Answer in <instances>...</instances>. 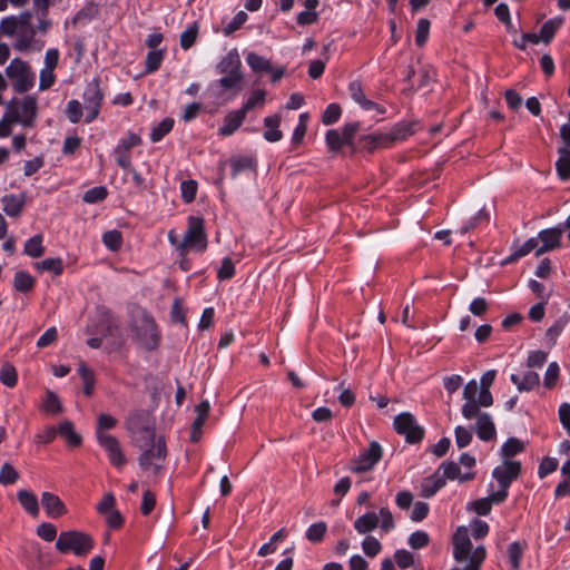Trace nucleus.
<instances>
[{"label":"nucleus","instance_id":"1","mask_svg":"<svg viewBox=\"0 0 570 570\" xmlns=\"http://www.w3.org/2000/svg\"><path fill=\"white\" fill-rule=\"evenodd\" d=\"M130 327L135 340L142 348L154 351L159 346L160 333L154 317L147 311L137 308L132 314Z\"/></svg>","mask_w":570,"mask_h":570},{"label":"nucleus","instance_id":"2","mask_svg":"<svg viewBox=\"0 0 570 570\" xmlns=\"http://www.w3.org/2000/svg\"><path fill=\"white\" fill-rule=\"evenodd\" d=\"M240 68L242 61L237 49L229 50L216 65L217 72L224 76L213 82L210 87L213 89L220 88L226 91H239L242 89L240 83L244 78Z\"/></svg>","mask_w":570,"mask_h":570},{"label":"nucleus","instance_id":"3","mask_svg":"<svg viewBox=\"0 0 570 570\" xmlns=\"http://www.w3.org/2000/svg\"><path fill=\"white\" fill-rule=\"evenodd\" d=\"M95 541L88 533L70 530L60 532L56 549L60 553L73 552L77 557H85L94 549Z\"/></svg>","mask_w":570,"mask_h":570},{"label":"nucleus","instance_id":"4","mask_svg":"<svg viewBox=\"0 0 570 570\" xmlns=\"http://www.w3.org/2000/svg\"><path fill=\"white\" fill-rule=\"evenodd\" d=\"M521 474L519 461L504 460L503 463L492 471V476L498 481L500 489L494 492L497 503H502L508 497V489L511 483Z\"/></svg>","mask_w":570,"mask_h":570},{"label":"nucleus","instance_id":"5","mask_svg":"<svg viewBox=\"0 0 570 570\" xmlns=\"http://www.w3.org/2000/svg\"><path fill=\"white\" fill-rule=\"evenodd\" d=\"M178 249H196L204 252L207 248V236L205 233L204 219L202 217L189 216L188 227L183 242L177 245Z\"/></svg>","mask_w":570,"mask_h":570},{"label":"nucleus","instance_id":"6","mask_svg":"<svg viewBox=\"0 0 570 570\" xmlns=\"http://www.w3.org/2000/svg\"><path fill=\"white\" fill-rule=\"evenodd\" d=\"M6 73L9 78L14 79V90L18 94L27 92L33 87L35 73L31 71L29 65L19 59L14 58L6 69Z\"/></svg>","mask_w":570,"mask_h":570},{"label":"nucleus","instance_id":"7","mask_svg":"<svg viewBox=\"0 0 570 570\" xmlns=\"http://www.w3.org/2000/svg\"><path fill=\"white\" fill-rule=\"evenodd\" d=\"M8 112H13L18 117L17 122L24 127H32L37 117V99L27 96L22 100L12 99L6 104Z\"/></svg>","mask_w":570,"mask_h":570},{"label":"nucleus","instance_id":"8","mask_svg":"<svg viewBox=\"0 0 570 570\" xmlns=\"http://www.w3.org/2000/svg\"><path fill=\"white\" fill-rule=\"evenodd\" d=\"M394 430L403 435L409 443H417L424 436V430L421 428L414 415L410 412H403L394 417Z\"/></svg>","mask_w":570,"mask_h":570},{"label":"nucleus","instance_id":"9","mask_svg":"<svg viewBox=\"0 0 570 570\" xmlns=\"http://www.w3.org/2000/svg\"><path fill=\"white\" fill-rule=\"evenodd\" d=\"M383 450L379 442L371 441L368 446L361 451L360 455L351 462V471L362 473L372 470L382 459Z\"/></svg>","mask_w":570,"mask_h":570},{"label":"nucleus","instance_id":"10","mask_svg":"<svg viewBox=\"0 0 570 570\" xmlns=\"http://www.w3.org/2000/svg\"><path fill=\"white\" fill-rule=\"evenodd\" d=\"M140 450L142 452L138 460L141 469L147 470L150 466H154L155 472H158L161 468L158 462L164 461L167 454L165 441L159 438L157 441L154 440L149 446L142 448Z\"/></svg>","mask_w":570,"mask_h":570},{"label":"nucleus","instance_id":"11","mask_svg":"<svg viewBox=\"0 0 570 570\" xmlns=\"http://www.w3.org/2000/svg\"><path fill=\"white\" fill-rule=\"evenodd\" d=\"M560 137L563 145L558 148L559 158L556 161L558 176L562 180H570V125L560 127Z\"/></svg>","mask_w":570,"mask_h":570},{"label":"nucleus","instance_id":"12","mask_svg":"<svg viewBox=\"0 0 570 570\" xmlns=\"http://www.w3.org/2000/svg\"><path fill=\"white\" fill-rule=\"evenodd\" d=\"M452 543L454 559L458 562H470L474 550H472V543L469 537L468 528L459 527L452 537Z\"/></svg>","mask_w":570,"mask_h":570},{"label":"nucleus","instance_id":"13","mask_svg":"<svg viewBox=\"0 0 570 570\" xmlns=\"http://www.w3.org/2000/svg\"><path fill=\"white\" fill-rule=\"evenodd\" d=\"M85 108L89 111L86 121L91 122L99 114L102 94L96 80L90 82L83 92Z\"/></svg>","mask_w":570,"mask_h":570},{"label":"nucleus","instance_id":"14","mask_svg":"<svg viewBox=\"0 0 570 570\" xmlns=\"http://www.w3.org/2000/svg\"><path fill=\"white\" fill-rule=\"evenodd\" d=\"M98 443L108 453L109 461L112 465L120 468L125 464L126 459L118 440L107 433L99 432Z\"/></svg>","mask_w":570,"mask_h":570},{"label":"nucleus","instance_id":"15","mask_svg":"<svg viewBox=\"0 0 570 570\" xmlns=\"http://www.w3.org/2000/svg\"><path fill=\"white\" fill-rule=\"evenodd\" d=\"M562 232V227H554L541 230L538 235V239H540L543 244L541 247L537 249L535 256L539 257L543 253L559 247Z\"/></svg>","mask_w":570,"mask_h":570},{"label":"nucleus","instance_id":"16","mask_svg":"<svg viewBox=\"0 0 570 570\" xmlns=\"http://www.w3.org/2000/svg\"><path fill=\"white\" fill-rule=\"evenodd\" d=\"M348 94L351 98L358 104L364 110H376L380 114H384L385 110L381 108L374 101L367 99L363 91L362 85L358 80H354L348 85Z\"/></svg>","mask_w":570,"mask_h":570},{"label":"nucleus","instance_id":"17","mask_svg":"<svg viewBox=\"0 0 570 570\" xmlns=\"http://www.w3.org/2000/svg\"><path fill=\"white\" fill-rule=\"evenodd\" d=\"M154 422L149 412L144 410L134 411L126 420L128 432H146V428L153 426Z\"/></svg>","mask_w":570,"mask_h":570},{"label":"nucleus","instance_id":"18","mask_svg":"<svg viewBox=\"0 0 570 570\" xmlns=\"http://www.w3.org/2000/svg\"><path fill=\"white\" fill-rule=\"evenodd\" d=\"M41 504L50 518L56 519L67 513L65 503L58 495L51 492H43L41 494Z\"/></svg>","mask_w":570,"mask_h":570},{"label":"nucleus","instance_id":"19","mask_svg":"<svg viewBox=\"0 0 570 570\" xmlns=\"http://www.w3.org/2000/svg\"><path fill=\"white\" fill-rule=\"evenodd\" d=\"M475 432L480 440L492 441L497 435L494 422L489 413H482L475 423Z\"/></svg>","mask_w":570,"mask_h":570},{"label":"nucleus","instance_id":"20","mask_svg":"<svg viewBox=\"0 0 570 570\" xmlns=\"http://www.w3.org/2000/svg\"><path fill=\"white\" fill-rule=\"evenodd\" d=\"M246 115L244 110H234L228 112L224 118L223 126L218 129V134L220 136H230L233 135L244 122Z\"/></svg>","mask_w":570,"mask_h":570},{"label":"nucleus","instance_id":"21","mask_svg":"<svg viewBox=\"0 0 570 570\" xmlns=\"http://www.w3.org/2000/svg\"><path fill=\"white\" fill-rule=\"evenodd\" d=\"M1 202L3 204V212L10 216V217H19L24 204H26V195L19 194V195H4L1 198Z\"/></svg>","mask_w":570,"mask_h":570},{"label":"nucleus","instance_id":"22","mask_svg":"<svg viewBox=\"0 0 570 570\" xmlns=\"http://www.w3.org/2000/svg\"><path fill=\"white\" fill-rule=\"evenodd\" d=\"M510 380L517 385L519 392H529L540 383L539 374L532 371L527 372L522 377L512 374Z\"/></svg>","mask_w":570,"mask_h":570},{"label":"nucleus","instance_id":"23","mask_svg":"<svg viewBox=\"0 0 570 570\" xmlns=\"http://www.w3.org/2000/svg\"><path fill=\"white\" fill-rule=\"evenodd\" d=\"M281 124V116L273 115L264 119V125L267 128L264 132V138L269 142L279 141L283 137L282 131L278 129Z\"/></svg>","mask_w":570,"mask_h":570},{"label":"nucleus","instance_id":"24","mask_svg":"<svg viewBox=\"0 0 570 570\" xmlns=\"http://www.w3.org/2000/svg\"><path fill=\"white\" fill-rule=\"evenodd\" d=\"M379 525V515L375 512H367L354 521V529L360 534H366Z\"/></svg>","mask_w":570,"mask_h":570},{"label":"nucleus","instance_id":"25","mask_svg":"<svg viewBox=\"0 0 570 570\" xmlns=\"http://www.w3.org/2000/svg\"><path fill=\"white\" fill-rule=\"evenodd\" d=\"M17 499L19 503L22 505V508L32 517H37L39 513V504L37 497L28 491V490H20L17 493Z\"/></svg>","mask_w":570,"mask_h":570},{"label":"nucleus","instance_id":"26","mask_svg":"<svg viewBox=\"0 0 570 570\" xmlns=\"http://www.w3.org/2000/svg\"><path fill=\"white\" fill-rule=\"evenodd\" d=\"M570 322V315L567 313L561 315L546 332V338L550 346L557 343L558 337Z\"/></svg>","mask_w":570,"mask_h":570},{"label":"nucleus","instance_id":"27","mask_svg":"<svg viewBox=\"0 0 570 570\" xmlns=\"http://www.w3.org/2000/svg\"><path fill=\"white\" fill-rule=\"evenodd\" d=\"M40 409L47 414H59L63 411L60 399L55 392L50 390L46 391Z\"/></svg>","mask_w":570,"mask_h":570},{"label":"nucleus","instance_id":"28","mask_svg":"<svg viewBox=\"0 0 570 570\" xmlns=\"http://www.w3.org/2000/svg\"><path fill=\"white\" fill-rule=\"evenodd\" d=\"M58 434L71 446L81 444V436L75 431L72 422L65 420L58 426Z\"/></svg>","mask_w":570,"mask_h":570},{"label":"nucleus","instance_id":"29","mask_svg":"<svg viewBox=\"0 0 570 570\" xmlns=\"http://www.w3.org/2000/svg\"><path fill=\"white\" fill-rule=\"evenodd\" d=\"M444 485L445 481L443 480V476H440V474L435 472L432 476L426 478L423 481L422 495L425 498H431Z\"/></svg>","mask_w":570,"mask_h":570},{"label":"nucleus","instance_id":"30","mask_svg":"<svg viewBox=\"0 0 570 570\" xmlns=\"http://www.w3.org/2000/svg\"><path fill=\"white\" fill-rule=\"evenodd\" d=\"M563 22V19L562 18H553V19H550L548 21H546L541 29H540V39L541 41H543L544 43H550L556 35V32L558 31V29L561 27Z\"/></svg>","mask_w":570,"mask_h":570},{"label":"nucleus","instance_id":"31","mask_svg":"<svg viewBox=\"0 0 570 570\" xmlns=\"http://www.w3.org/2000/svg\"><path fill=\"white\" fill-rule=\"evenodd\" d=\"M246 61L254 72L262 73L272 71L271 61L255 52H249L246 57Z\"/></svg>","mask_w":570,"mask_h":570},{"label":"nucleus","instance_id":"32","mask_svg":"<svg viewBox=\"0 0 570 570\" xmlns=\"http://www.w3.org/2000/svg\"><path fill=\"white\" fill-rule=\"evenodd\" d=\"M362 147L372 153L376 147H389L387 137L383 134H370L361 137Z\"/></svg>","mask_w":570,"mask_h":570},{"label":"nucleus","instance_id":"33","mask_svg":"<svg viewBox=\"0 0 570 570\" xmlns=\"http://www.w3.org/2000/svg\"><path fill=\"white\" fill-rule=\"evenodd\" d=\"M23 253L32 258L41 257L45 253L42 236L38 234L29 238L24 244Z\"/></svg>","mask_w":570,"mask_h":570},{"label":"nucleus","instance_id":"34","mask_svg":"<svg viewBox=\"0 0 570 570\" xmlns=\"http://www.w3.org/2000/svg\"><path fill=\"white\" fill-rule=\"evenodd\" d=\"M524 450V443L517 438H509L501 446V455L509 460Z\"/></svg>","mask_w":570,"mask_h":570},{"label":"nucleus","instance_id":"35","mask_svg":"<svg viewBox=\"0 0 570 570\" xmlns=\"http://www.w3.org/2000/svg\"><path fill=\"white\" fill-rule=\"evenodd\" d=\"M527 548L525 542L514 541L508 547L509 560L514 570H518L521 564V558Z\"/></svg>","mask_w":570,"mask_h":570},{"label":"nucleus","instance_id":"36","mask_svg":"<svg viewBox=\"0 0 570 570\" xmlns=\"http://www.w3.org/2000/svg\"><path fill=\"white\" fill-rule=\"evenodd\" d=\"M538 246V238H529L522 246H520L517 250H514L510 256H508L502 264H511L518 261L519 258L528 255L530 252L535 249Z\"/></svg>","mask_w":570,"mask_h":570},{"label":"nucleus","instance_id":"37","mask_svg":"<svg viewBox=\"0 0 570 570\" xmlns=\"http://www.w3.org/2000/svg\"><path fill=\"white\" fill-rule=\"evenodd\" d=\"M35 279L32 276L23 271L17 272L13 277V286L16 291L27 293L32 289Z\"/></svg>","mask_w":570,"mask_h":570},{"label":"nucleus","instance_id":"38","mask_svg":"<svg viewBox=\"0 0 570 570\" xmlns=\"http://www.w3.org/2000/svg\"><path fill=\"white\" fill-rule=\"evenodd\" d=\"M174 127V119L173 118H165L163 119L157 126H155L151 129L150 132V139L153 142L160 141L167 134L171 131Z\"/></svg>","mask_w":570,"mask_h":570},{"label":"nucleus","instance_id":"39","mask_svg":"<svg viewBox=\"0 0 570 570\" xmlns=\"http://www.w3.org/2000/svg\"><path fill=\"white\" fill-rule=\"evenodd\" d=\"M146 432H129L132 441L139 449L149 446L155 440V425L146 428Z\"/></svg>","mask_w":570,"mask_h":570},{"label":"nucleus","instance_id":"40","mask_svg":"<svg viewBox=\"0 0 570 570\" xmlns=\"http://www.w3.org/2000/svg\"><path fill=\"white\" fill-rule=\"evenodd\" d=\"M326 531H327V525L325 522L320 521V522L313 523L306 530V539L312 543H318L324 539Z\"/></svg>","mask_w":570,"mask_h":570},{"label":"nucleus","instance_id":"41","mask_svg":"<svg viewBox=\"0 0 570 570\" xmlns=\"http://www.w3.org/2000/svg\"><path fill=\"white\" fill-rule=\"evenodd\" d=\"M412 125H400L396 126L390 134H386L389 146L396 141L405 140L407 137L413 135Z\"/></svg>","mask_w":570,"mask_h":570},{"label":"nucleus","instance_id":"42","mask_svg":"<svg viewBox=\"0 0 570 570\" xmlns=\"http://www.w3.org/2000/svg\"><path fill=\"white\" fill-rule=\"evenodd\" d=\"M436 472L440 474V476H443V480H455L460 476V466L459 463L454 461H445L443 462Z\"/></svg>","mask_w":570,"mask_h":570},{"label":"nucleus","instance_id":"43","mask_svg":"<svg viewBox=\"0 0 570 570\" xmlns=\"http://www.w3.org/2000/svg\"><path fill=\"white\" fill-rule=\"evenodd\" d=\"M36 268L38 271H47L52 272L55 275H60L63 269V264L62 259L59 257L46 258L41 262L36 263Z\"/></svg>","mask_w":570,"mask_h":570},{"label":"nucleus","instance_id":"44","mask_svg":"<svg viewBox=\"0 0 570 570\" xmlns=\"http://www.w3.org/2000/svg\"><path fill=\"white\" fill-rule=\"evenodd\" d=\"M78 373L82 379L83 393L87 396H90L92 394L94 386H95L94 372L86 364L82 363V364H80V366L78 368Z\"/></svg>","mask_w":570,"mask_h":570},{"label":"nucleus","instance_id":"45","mask_svg":"<svg viewBox=\"0 0 570 570\" xmlns=\"http://www.w3.org/2000/svg\"><path fill=\"white\" fill-rule=\"evenodd\" d=\"M247 19L248 16L245 11H238L229 22L224 24L223 33L226 37L233 35L235 31L242 28Z\"/></svg>","mask_w":570,"mask_h":570},{"label":"nucleus","instance_id":"46","mask_svg":"<svg viewBox=\"0 0 570 570\" xmlns=\"http://www.w3.org/2000/svg\"><path fill=\"white\" fill-rule=\"evenodd\" d=\"M17 381L18 374L14 366L9 363L3 364L0 370V382L8 387H13Z\"/></svg>","mask_w":570,"mask_h":570},{"label":"nucleus","instance_id":"47","mask_svg":"<svg viewBox=\"0 0 570 570\" xmlns=\"http://www.w3.org/2000/svg\"><path fill=\"white\" fill-rule=\"evenodd\" d=\"M198 37V27L197 23H193L180 35L179 43L184 50L190 49Z\"/></svg>","mask_w":570,"mask_h":570},{"label":"nucleus","instance_id":"48","mask_svg":"<svg viewBox=\"0 0 570 570\" xmlns=\"http://www.w3.org/2000/svg\"><path fill=\"white\" fill-rule=\"evenodd\" d=\"M108 195L107 188L104 186H97L88 189L83 196L82 200L87 204H96L102 202Z\"/></svg>","mask_w":570,"mask_h":570},{"label":"nucleus","instance_id":"49","mask_svg":"<svg viewBox=\"0 0 570 570\" xmlns=\"http://www.w3.org/2000/svg\"><path fill=\"white\" fill-rule=\"evenodd\" d=\"M105 246L114 252L118 250L122 245V236L119 230H109L102 235Z\"/></svg>","mask_w":570,"mask_h":570},{"label":"nucleus","instance_id":"50","mask_svg":"<svg viewBox=\"0 0 570 570\" xmlns=\"http://www.w3.org/2000/svg\"><path fill=\"white\" fill-rule=\"evenodd\" d=\"M19 473L18 471L10 464L4 463L0 469V484L10 485L18 481Z\"/></svg>","mask_w":570,"mask_h":570},{"label":"nucleus","instance_id":"51","mask_svg":"<svg viewBox=\"0 0 570 570\" xmlns=\"http://www.w3.org/2000/svg\"><path fill=\"white\" fill-rule=\"evenodd\" d=\"M326 145L332 153H337L341 148L346 145L343 140L341 132L336 129H331L326 132Z\"/></svg>","mask_w":570,"mask_h":570},{"label":"nucleus","instance_id":"52","mask_svg":"<svg viewBox=\"0 0 570 570\" xmlns=\"http://www.w3.org/2000/svg\"><path fill=\"white\" fill-rule=\"evenodd\" d=\"M494 492L490 494L488 498L478 499L472 503L473 510L479 515H487L490 513L492 504L497 503V501L493 499Z\"/></svg>","mask_w":570,"mask_h":570},{"label":"nucleus","instance_id":"53","mask_svg":"<svg viewBox=\"0 0 570 570\" xmlns=\"http://www.w3.org/2000/svg\"><path fill=\"white\" fill-rule=\"evenodd\" d=\"M487 557V551L483 546H479L474 549L470 562L466 563L464 570H480V566Z\"/></svg>","mask_w":570,"mask_h":570},{"label":"nucleus","instance_id":"54","mask_svg":"<svg viewBox=\"0 0 570 570\" xmlns=\"http://www.w3.org/2000/svg\"><path fill=\"white\" fill-rule=\"evenodd\" d=\"M342 114V109L337 104H330L322 116V122L326 126L335 124Z\"/></svg>","mask_w":570,"mask_h":570},{"label":"nucleus","instance_id":"55","mask_svg":"<svg viewBox=\"0 0 570 570\" xmlns=\"http://www.w3.org/2000/svg\"><path fill=\"white\" fill-rule=\"evenodd\" d=\"M164 59L163 50H151L147 53L146 57V71L155 72L159 69L161 61Z\"/></svg>","mask_w":570,"mask_h":570},{"label":"nucleus","instance_id":"56","mask_svg":"<svg viewBox=\"0 0 570 570\" xmlns=\"http://www.w3.org/2000/svg\"><path fill=\"white\" fill-rule=\"evenodd\" d=\"M254 161L249 157H237L230 159L232 176L235 178L240 171L250 169Z\"/></svg>","mask_w":570,"mask_h":570},{"label":"nucleus","instance_id":"57","mask_svg":"<svg viewBox=\"0 0 570 570\" xmlns=\"http://www.w3.org/2000/svg\"><path fill=\"white\" fill-rule=\"evenodd\" d=\"M430 26H431V23L428 19L422 18L417 21L416 33H415V43L419 47H422L425 45L428 37H429V32H430Z\"/></svg>","mask_w":570,"mask_h":570},{"label":"nucleus","instance_id":"58","mask_svg":"<svg viewBox=\"0 0 570 570\" xmlns=\"http://www.w3.org/2000/svg\"><path fill=\"white\" fill-rule=\"evenodd\" d=\"M307 120H308V115L306 112L299 115L298 124H297L296 128L294 129V132L292 136L293 144L299 145L303 141L304 136L307 130Z\"/></svg>","mask_w":570,"mask_h":570},{"label":"nucleus","instance_id":"59","mask_svg":"<svg viewBox=\"0 0 570 570\" xmlns=\"http://www.w3.org/2000/svg\"><path fill=\"white\" fill-rule=\"evenodd\" d=\"M362 549L367 557L373 558L380 553L382 546L376 538L367 535L362 542Z\"/></svg>","mask_w":570,"mask_h":570},{"label":"nucleus","instance_id":"60","mask_svg":"<svg viewBox=\"0 0 570 570\" xmlns=\"http://www.w3.org/2000/svg\"><path fill=\"white\" fill-rule=\"evenodd\" d=\"M18 117L13 112L4 110L3 117L0 119V137H8L11 134V126L17 124Z\"/></svg>","mask_w":570,"mask_h":570},{"label":"nucleus","instance_id":"61","mask_svg":"<svg viewBox=\"0 0 570 570\" xmlns=\"http://www.w3.org/2000/svg\"><path fill=\"white\" fill-rule=\"evenodd\" d=\"M181 197L185 203H191L196 198L197 183L195 180H184L180 184Z\"/></svg>","mask_w":570,"mask_h":570},{"label":"nucleus","instance_id":"62","mask_svg":"<svg viewBox=\"0 0 570 570\" xmlns=\"http://www.w3.org/2000/svg\"><path fill=\"white\" fill-rule=\"evenodd\" d=\"M409 544L412 549H422L430 542V537L425 531H415L409 538Z\"/></svg>","mask_w":570,"mask_h":570},{"label":"nucleus","instance_id":"63","mask_svg":"<svg viewBox=\"0 0 570 570\" xmlns=\"http://www.w3.org/2000/svg\"><path fill=\"white\" fill-rule=\"evenodd\" d=\"M455 443L458 448L463 449L472 441V432L464 426H456L454 430Z\"/></svg>","mask_w":570,"mask_h":570},{"label":"nucleus","instance_id":"64","mask_svg":"<svg viewBox=\"0 0 570 570\" xmlns=\"http://www.w3.org/2000/svg\"><path fill=\"white\" fill-rule=\"evenodd\" d=\"M37 534L45 541L51 542L57 537V528L49 522H43L38 525Z\"/></svg>","mask_w":570,"mask_h":570}]
</instances>
